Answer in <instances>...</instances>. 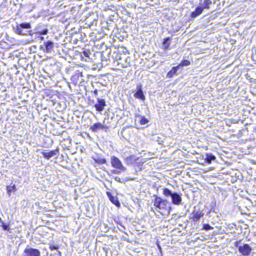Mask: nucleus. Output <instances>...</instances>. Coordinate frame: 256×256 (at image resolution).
Returning a JSON list of instances; mask_svg holds the SVG:
<instances>
[{"instance_id":"1","label":"nucleus","mask_w":256,"mask_h":256,"mask_svg":"<svg viewBox=\"0 0 256 256\" xmlns=\"http://www.w3.org/2000/svg\"><path fill=\"white\" fill-rule=\"evenodd\" d=\"M154 196V205L156 210L161 214L169 212L170 210L169 202L166 200H162L157 196Z\"/></svg>"},{"instance_id":"2","label":"nucleus","mask_w":256,"mask_h":256,"mask_svg":"<svg viewBox=\"0 0 256 256\" xmlns=\"http://www.w3.org/2000/svg\"><path fill=\"white\" fill-rule=\"evenodd\" d=\"M162 193L166 197H171L172 202L173 204L178 205L181 203L182 200L181 195L176 192H172L168 188H162Z\"/></svg>"},{"instance_id":"3","label":"nucleus","mask_w":256,"mask_h":256,"mask_svg":"<svg viewBox=\"0 0 256 256\" xmlns=\"http://www.w3.org/2000/svg\"><path fill=\"white\" fill-rule=\"evenodd\" d=\"M212 161H201L200 162H198L199 164L202 165L204 167L200 169L204 172H207L210 170H214L216 168L220 169H223L224 168L219 166V163L218 161H213L214 164L212 166H210L212 164Z\"/></svg>"},{"instance_id":"4","label":"nucleus","mask_w":256,"mask_h":256,"mask_svg":"<svg viewBox=\"0 0 256 256\" xmlns=\"http://www.w3.org/2000/svg\"><path fill=\"white\" fill-rule=\"evenodd\" d=\"M204 216L203 210H194L190 214L188 218L190 222L195 224L199 222L200 219L204 217Z\"/></svg>"},{"instance_id":"5","label":"nucleus","mask_w":256,"mask_h":256,"mask_svg":"<svg viewBox=\"0 0 256 256\" xmlns=\"http://www.w3.org/2000/svg\"><path fill=\"white\" fill-rule=\"evenodd\" d=\"M150 164H146V170L150 171V172L154 173L156 172L158 170H161L164 166V162H154L152 161Z\"/></svg>"},{"instance_id":"6","label":"nucleus","mask_w":256,"mask_h":256,"mask_svg":"<svg viewBox=\"0 0 256 256\" xmlns=\"http://www.w3.org/2000/svg\"><path fill=\"white\" fill-rule=\"evenodd\" d=\"M22 256H41L39 250L28 246L23 252Z\"/></svg>"},{"instance_id":"7","label":"nucleus","mask_w":256,"mask_h":256,"mask_svg":"<svg viewBox=\"0 0 256 256\" xmlns=\"http://www.w3.org/2000/svg\"><path fill=\"white\" fill-rule=\"evenodd\" d=\"M131 168L134 170L135 172H138L143 169L147 168L146 164L144 165V162L142 161H132L130 163Z\"/></svg>"},{"instance_id":"8","label":"nucleus","mask_w":256,"mask_h":256,"mask_svg":"<svg viewBox=\"0 0 256 256\" xmlns=\"http://www.w3.org/2000/svg\"><path fill=\"white\" fill-rule=\"evenodd\" d=\"M41 153L43 158L45 159H49L52 158H56L59 154V150L58 148H56L50 151L43 150Z\"/></svg>"},{"instance_id":"9","label":"nucleus","mask_w":256,"mask_h":256,"mask_svg":"<svg viewBox=\"0 0 256 256\" xmlns=\"http://www.w3.org/2000/svg\"><path fill=\"white\" fill-rule=\"evenodd\" d=\"M112 166L115 168L112 170L114 174H119L125 170L120 161H111Z\"/></svg>"},{"instance_id":"10","label":"nucleus","mask_w":256,"mask_h":256,"mask_svg":"<svg viewBox=\"0 0 256 256\" xmlns=\"http://www.w3.org/2000/svg\"><path fill=\"white\" fill-rule=\"evenodd\" d=\"M251 250L252 248L247 244H245L244 245L238 247L239 252L244 256H248L250 254Z\"/></svg>"},{"instance_id":"11","label":"nucleus","mask_w":256,"mask_h":256,"mask_svg":"<svg viewBox=\"0 0 256 256\" xmlns=\"http://www.w3.org/2000/svg\"><path fill=\"white\" fill-rule=\"evenodd\" d=\"M106 106V100L104 98H98L97 99V103L94 106L96 110L98 112L102 111L104 107Z\"/></svg>"},{"instance_id":"12","label":"nucleus","mask_w":256,"mask_h":256,"mask_svg":"<svg viewBox=\"0 0 256 256\" xmlns=\"http://www.w3.org/2000/svg\"><path fill=\"white\" fill-rule=\"evenodd\" d=\"M30 23H22L20 24H18L16 27V30L18 34H23L24 33L23 32L24 28H30Z\"/></svg>"},{"instance_id":"13","label":"nucleus","mask_w":256,"mask_h":256,"mask_svg":"<svg viewBox=\"0 0 256 256\" xmlns=\"http://www.w3.org/2000/svg\"><path fill=\"white\" fill-rule=\"evenodd\" d=\"M134 97L136 98L140 99L142 100H145L146 98L142 90V85L140 84L138 85L136 92L134 94Z\"/></svg>"},{"instance_id":"14","label":"nucleus","mask_w":256,"mask_h":256,"mask_svg":"<svg viewBox=\"0 0 256 256\" xmlns=\"http://www.w3.org/2000/svg\"><path fill=\"white\" fill-rule=\"evenodd\" d=\"M108 127L106 126L101 123L98 122L94 123V124L90 126V129L93 132H96L100 130L108 129Z\"/></svg>"},{"instance_id":"15","label":"nucleus","mask_w":256,"mask_h":256,"mask_svg":"<svg viewBox=\"0 0 256 256\" xmlns=\"http://www.w3.org/2000/svg\"><path fill=\"white\" fill-rule=\"evenodd\" d=\"M106 194L109 198L110 201L118 207L120 206V202L117 196H114V194L110 192H107Z\"/></svg>"},{"instance_id":"16","label":"nucleus","mask_w":256,"mask_h":256,"mask_svg":"<svg viewBox=\"0 0 256 256\" xmlns=\"http://www.w3.org/2000/svg\"><path fill=\"white\" fill-rule=\"evenodd\" d=\"M203 12V8L202 6L196 7L194 10L192 12L190 15V18L192 20H194V18L200 15Z\"/></svg>"},{"instance_id":"17","label":"nucleus","mask_w":256,"mask_h":256,"mask_svg":"<svg viewBox=\"0 0 256 256\" xmlns=\"http://www.w3.org/2000/svg\"><path fill=\"white\" fill-rule=\"evenodd\" d=\"M44 46L45 49H43V50L44 52L49 53L54 48V44L51 41L48 40L44 43Z\"/></svg>"},{"instance_id":"18","label":"nucleus","mask_w":256,"mask_h":256,"mask_svg":"<svg viewBox=\"0 0 256 256\" xmlns=\"http://www.w3.org/2000/svg\"><path fill=\"white\" fill-rule=\"evenodd\" d=\"M179 68V66H173L171 70L166 74V78H171L174 76L178 74V70Z\"/></svg>"},{"instance_id":"19","label":"nucleus","mask_w":256,"mask_h":256,"mask_svg":"<svg viewBox=\"0 0 256 256\" xmlns=\"http://www.w3.org/2000/svg\"><path fill=\"white\" fill-rule=\"evenodd\" d=\"M172 38L170 37H168L163 40L162 41V48L164 50H168L170 48V40Z\"/></svg>"},{"instance_id":"20","label":"nucleus","mask_w":256,"mask_h":256,"mask_svg":"<svg viewBox=\"0 0 256 256\" xmlns=\"http://www.w3.org/2000/svg\"><path fill=\"white\" fill-rule=\"evenodd\" d=\"M80 76H82V72L76 71V74L72 77V81L74 82L76 84L77 82V80H78Z\"/></svg>"},{"instance_id":"21","label":"nucleus","mask_w":256,"mask_h":256,"mask_svg":"<svg viewBox=\"0 0 256 256\" xmlns=\"http://www.w3.org/2000/svg\"><path fill=\"white\" fill-rule=\"evenodd\" d=\"M6 190L7 191V193L8 195H10V194L12 192H14L16 190V186L14 184L12 186H8L6 187Z\"/></svg>"},{"instance_id":"22","label":"nucleus","mask_w":256,"mask_h":256,"mask_svg":"<svg viewBox=\"0 0 256 256\" xmlns=\"http://www.w3.org/2000/svg\"><path fill=\"white\" fill-rule=\"evenodd\" d=\"M212 4L211 0H204L202 8L204 9H209Z\"/></svg>"},{"instance_id":"23","label":"nucleus","mask_w":256,"mask_h":256,"mask_svg":"<svg viewBox=\"0 0 256 256\" xmlns=\"http://www.w3.org/2000/svg\"><path fill=\"white\" fill-rule=\"evenodd\" d=\"M0 222H2V224L0 226L2 227L3 230L10 232V224L9 223L8 224H5L4 222L2 221V220L0 218Z\"/></svg>"},{"instance_id":"24","label":"nucleus","mask_w":256,"mask_h":256,"mask_svg":"<svg viewBox=\"0 0 256 256\" xmlns=\"http://www.w3.org/2000/svg\"><path fill=\"white\" fill-rule=\"evenodd\" d=\"M190 64V62L188 60H181L178 66L179 68L180 66H188Z\"/></svg>"},{"instance_id":"25","label":"nucleus","mask_w":256,"mask_h":256,"mask_svg":"<svg viewBox=\"0 0 256 256\" xmlns=\"http://www.w3.org/2000/svg\"><path fill=\"white\" fill-rule=\"evenodd\" d=\"M216 157L212 154H206L204 160H214Z\"/></svg>"},{"instance_id":"26","label":"nucleus","mask_w":256,"mask_h":256,"mask_svg":"<svg viewBox=\"0 0 256 256\" xmlns=\"http://www.w3.org/2000/svg\"><path fill=\"white\" fill-rule=\"evenodd\" d=\"M148 122V120L144 116H142L140 123L142 125L146 124Z\"/></svg>"},{"instance_id":"27","label":"nucleus","mask_w":256,"mask_h":256,"mask_svg":"<svg viewBox=\"0 0 256 256\" xmlns=\"http://www.w3.org/2000/svg\"><path fill=\"white\" fill-rule=\"evenodd\" d=\"M106 162V161H94L93 162H92V164L94 166H98L100 164H104Z\"/></svg>"},{"instance_id":"28","label":"nucleus","mask_w":256,"mask_h":256,"mask_svg":"<svg viewBox=\"0 0 256 256\" xmlns=\"http://www.w3.org/2000/svg\"><path fill=\"white\" fill-rule=\"evenodd\" d=\"M38 34L39 35H45L48 33V30L47 28L44 29L41 31H39L38 32Z\"/></svg>"},{"instance_id":"29","label":"nucleus","mask_w":256,"mask_h":256,"mask_svg":"<svg viewBox=\"0 0 256 256\" xmlns=\"http://www.w3.org/2000/svg\"><path fill=\"white\" fill-rule=\"evenodd\" d=\"M203 228L206 230H210L212 229V227L209 224H205L203 225Z\"/></svg>"},{"instance_id":"30","label":"nucleus","mask_w":256,"mask_h":256,"mask_svg":"<svg viewBox=\"0 0 256 256\" xmlns=\"http://www.w3.org/2000/svg\"><path fill=\"white\" fill-rule=\"evenodd\" d=\"M83 56L85 58H88L90 56V52L87 50H84L82 52Z\"/></svg>"},{"instance_id":"31","label":"nucleus","mask_w":256,"mask_h":256,"mask_svg":"<svg viewBox=\"0 0 256 256\" xmlns=\"http://www.w3.org/2000/svg\"><path fill=\"white\" fill-rule=\"evenodd\" d=\"M118 46H112L111 48V50H112L114 52H118Z\"/></svg>"},{"instance_id":"32","label":"nucleus","mask_w":256,"mask_h":256,"mask_svg":"<svg viewBox=\"0 0 256 256\" xmlns=\"http://www.w3.org/2000/svg\"><path fill=\"white\" fill-rule=\"evenodd\" d=\"M58 248V245H54V244L50 245V249L52 250H57Z\"/></svg>"},{"instance_id":"33","label":"nucleus","mask_w":256,"mask_h":256,"mask_svg":"<svg viewBox=\"0 0 256 256\" xmlns=\"http://www.w3.org/2000/svg\"><path fill=\"white\" fill-rule=\"evenodd\" d=\"M93 94L95 96H97L98 95V90L96 89L94 90Z\"/></svg>"},{"instance_id":"34","label":"nucleus","mask_w":256,"mask_h":256,"mask_svg":"<svg viewBox=\"0 0 256 256\" xmlns=\"http://www.w3.org/2000/svg\"><path fill=\"white\" fill-rule=\"evenodd\" d=\"M184 165L183 164V165L180 166H176V168H184Z\"/></svg>"},{"instance_id":"35","label":"nucleus","mask_w":256,"mask_h":256,"mask_svg":"<svg viewBox=\"0 0 256 256\" xmlns=\"http://www.w3.org/2000/svg\"><path fill=\"white\" fill-rule=\"evenodd\" d=\"M112 160H118V159L116 157H114L112 158Z\"/></svg>"},{"instance_id":"36","label":"nucleus","mask_w":256,"mask_h":256,"mask_svg":"<svg viewBox=\"0 0 256 256\" xmlns=\"http://www.w3.org/2000/svg\"><path fill=\"white\" fill-rule=\"evenodd\" d=\"M58 255H59L60 256H61L62 253H61V252H60V251H58Z\"/></svg>"},{"instance_id":"37","label":"nucleus","mask_w":256,"mask_h":256,"mask_svg":"<svg viewBox=\"0 0 256 256\" xmlns=\"http://www.w3.org/2000/svg\"><path fill=\"white\" fill-rule=\"evenodd\" d=\"M40 39L41 40H44V37H42V36H41V37H40Z\"/></svg>"},{"instance_id":"38","label":"nucleus","mask_w":256,"mask_h":256,"mask_svg":"<svg viewBox=\"0 0 256 256\" xmlns=\"http://www.w3.org/2000/svg\"><path fill=\"white\" fill-rule=\"evenodd\" d=\"M114 58H116V59L118 58V56H114Z\"/></svg>"},{"instance_id":"39","label":"nucleus","mask_w":256,"mask_h":256,"mask_svg":"<svg viewBox=\"0 0 256 256\" xmlns=\"http://www.w3.org/2000/svg\"><path fill=\"white\" fill-rule=\"evenodd\" d=\"M252 163H253L254 164H256V162H255V161H252Z\"/></svg>"},{"instance_id":"40","label":"nucleus","mask_w":256,"mask_h":256,"mask_svg":"<svg viewBox=\"0 0 256 256\" xmlns=\"http://www.w3.org/2000/svg\"><path fill=\"white\" fill-rule=\"evenodd\" d=\"M42 46H40V49L42 50Z\"/></svg>"}]
</instances>
